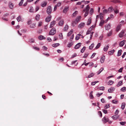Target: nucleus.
I'll return each instance as SVG.
<instances>
[{
	"label": "nucleus",
	"mask_w": 126,
	"mask_h": 126,
	"mask_svg": "<svg viewBox=\"0 0 126 126\" xmlns=\"http://www.w3.org/2000/svg\"><path fill=\"white\" fill-rule=\"evenodd\" d=\"M24 1V0H21L20 2L19 3V6H21L23 4V2Z\"/></svg>",
	"instance_id": "obj_55"
},
{
	"label": "nucleus",
	"mask_w": 126,
	"mask_h": 126,
	"mask_svg": "<svg viewBox=\"0 0 126 126\" xmlns=\"http://www.w3.org/2000/svg\"><path fill=\"white\" fill-rule=\"evenodd\" d=\"M34 9L33 7H31L30 8L29 10V11L30 12H33Z\"/></svg>",
	"instance_id": "obj_40"
},
{
	"label": "nucleus",
	"mask_w": 126,
	"mask_h": 126,
	"mask_svg": "<svg viewBox=\"0 0 126 126\" xmlns=\"http://www.w3.org/2000/svg\"><path fill=\"white\" fill-rule=\"evenodd\" d=\"M61 4V2H58L57 3V4L56 5L57 7H59L60 6Z\"/></svg>",
	"instance_id": "obj_60"
},
{
	"label": "nucleus",
	"mask_w": 126,
	"mask_h": 126,
	"mask_svg": "<svg viewBox=\"0 0 126 126\" xmlns=\"http://www.w3.org/2000/svg\"><path fill=\"white\" fill-rule=\"evenodd\" d=\"M33 48L36 50H40L39 48L37 47H33Z\"/></svg>",
	"instance_id": "obj_51"
},
{
	"label": "nucleus",
	"mask_w": 126,
	"mask_h": 126,
	"mask_svg": "<svg viewBox=\"0 0 126 126\" xmlns=\"http://www.w3.org/2000/svg\"><path fill=\"white\" fill-rule=\"evenodd\" d=\"M94 44L93 43L91 44V45L89 46V49L92 50L93 49V48L94 46Z\"/></svg>",
	"instance_id": "obj_37"
},
{
	"label": "nucleus",
	"mask_w": 126,
	"mask_h": 126,
	"mask_svg": "<svg viewBox=\"0 0 126 126\" xmlns=\"http://www.w3.org/2000/svg\"><path fill=\"white\" fill-rule=\"evenodd\" d=\"M51 17V16L50 15L47 16L46 19V21L47 22H49L50 20Z\"/></svg>",
	"instance_id": "obj_12"
},
{
	"label": "nucleus",
	"mask_w": 126,
	"mask_h": 126,
	"mask_svg": "<svg viewBox=\"0 0 126 126\" xmlns=\"http://www.w3.org/2000/svg\"><path fill=\"white\" fill-rule=\"evenodd\" d=\"M101 45V44L100 43H98L97 45L96 46V47H95V48L96 49H97Z\"/></svg>",
	"instance_id": "obj_45"
},
{
	"label": "nucleus",
	"mask_w": 126,
	"mask_h": 126,
	"mask_svg": "<svg viewBox=\"0 0 126 126\" xmlns=\"http://www.w3.org/2000/svg\"><path fill=\"white\" fill-rule=\"evenodd\" d=\"M60 45V44L58 43H55L52 45V46L54 47H56L59 46Z\"/></svg>",
	"instance_id": "obj_21"
},
{
	"label": "nucleus",
	"mask_w": 126,
	"mask_h": 126,
	"mask_svg": "<svg viewBox=\"0 0 126 126\" xmlns=\"http://www.w3.org/2000/svg\"><path fill=\"white\" fill-rule=\"evenodd\" d=\"M104 68H101L100 70L98 71L97 72V74L99 75V74L102 72L104 70Z\"/></svg>",
	"instance_id": "obj_41"
},
{
	"label": "nucleus",
	"mask_w": 126,
	"mask_h": 126,
	"mask_svg": "<svg viewBox=\"0 0 126 126\" xmlns=\"http://www.w3.org/2000/svg\"><path fill=\"white\" fill-rule=\"evenodd\" d=\"M114 83V82L111 80H110L108 82V84L109 85H111L112 84Z\"/></svg>",
	"instance_id": "obj_26"
},
{
	"label": "nucleus",
	"mask_w": 126,
	"mask_h": 126,
	"mask_svg": "<svg viewBox=\"0 0 126 126\" xmlns=\"http://www.w3.org/2000/svg\"><path fill=\"white\" fill-rule=\"evenodd\" d=\"M68 10V8L67 7H66L63 10V12L64 13H66Z\"/></svg>",
	"instance_id": "obj_23"
},
{
	"label": "nucleus",
	"mask_w": 126,
	"mask_h": 126,
	"mask_svg": "<svg viewBox=\"0 0 126 126\" xmlns=\"http://www.w3.org/2000/svg\"><path fill=\"white\" fill-rule=\"evenodd\" d=\"M105 27L106 30H108L110 28V24H107L105 25Z\"/></svg>",
	"instance_id": "obj_11"
},
{
	"label": "nucleus",
	"mask_w": 126,
	"mask_h": 126,
	"mask_svg": "<svg viewBox=\"0 0 126 126\" xmlns=\"http://www.w3.org/2000/svg\"><path fill=\"white\" fill-rule=\"evenodd\" d=\"M39 7L38 6H36L35 8V12H37L39 10Z\"/></svg>",
	"instance_id": "obj_63"
},
{
	"label": "nucleus",
	"mask_w": 126,
	"mask_h": 126,
	"mask_svg": "<svg viewBox=\"0 0 126 126\" xmlns=\"http://www.w3.org/2000/svg\"><path fill=\"white\" fill-rule=\"evenodd\" d=\"M123 81L122 80L119 81L117 84L116 86L117 87H119L123 84Z\"/></svg>",
	"instance_id": "obj_16"
},
{
	"label": "nucleus",
	"mask_w": 126,
	"mask_h": 126,
	"mask_svg": "<svg viewBox=\"0 0 126 126\" xmlns=\"http://www.w3.org/2000/svg\"><path fill=\"white\" fill-rule=\"evenodd\" d=\"M47 3V2L46 1L43 2L41 4V6L43 7H45Z\"/></svg>",
	"instance_id": "obj_17"
},
{
	"label": "nucleus",
	"mask_w": 126,
	"mask_h": 126,
	"mask_svg": "<svg viewBox=\"0 0 126 126\" xmlns=\"http://www.w3.org/2000/svg\"><path fill=\"white\" fill-rule=\"evenodd\" d=\"M102 111L105 114H107V110L104 109L102 110Z\"/></svg>",
	"instance_id": "obj_58"
},
{
	"label": "nucleus",
	"mask_w": 126,
	"mask_h": 126,
	"mask_svg": "<svg viewBox=\"0 0 126 126\" xmlns=\"http://www.w3.org/2000/svg\"><path fill=\"white\" fill-rule=\"evenodd\" d=\"M125 40H124L121 41L119 44V47H122L125 44Z\"/></svg>",
	"instance_id": "obj_14"
},
{
	"label": "nucleus",
	"mask_w": 126,
	"mask_h": 126,
	"mask_svg": "<svg viewBox=\"0 0 126 126\" xmlns=\"http://www.w3.org/2000/svg\"><path fill=\"white\" fill-rule=\"evenodd\" d=\"M109 47V46L108 45H107L106 46H105L104 48V50L105 51H107Z\"/></svg>",
	"instance_id": "obj_32"
},
{
	"label": "nucleus",
	"mask_w": 126,
	"mask_h": 126,
	"mask_svg": "<svg viewBox=\"0 0 126 126\" xmlns=\"http://www.w3.org/2000/svg\"><path fill=\"white\" fill-rule=\"evenodd\" d=\"M88 11H86V12H85V14H84V16L85 17H86L87 16L88 14Z\"/></svg>",
	"instance_id": "obj_57"
},
{
	"label": "nucleus",
	"mask_w": 126,
	"mask_h": 126,
	"mask_svg": "<svg viewBox=\"0 0 126 126\" xmlns=\"http://www.w3.org/2000/svg\"><path fill=\"white\" fill-rule=\"evenodd\" d=\"M123 67H122L120 69L118 70V72L119 73H122L123 70Z\"/></svg>",
	"instance_id": "obj_62"
},
{
	"label": "nucleus",
	"mask_w": 126,
	"mask_h": 126,
	"mask_svg": "<svg viewBox=\"0 0 126 126\" xmlns=\"http://www.w3.org/2000/svg\"><path fill=\"white\" fill-rule=\"evenodd\" d=\"M42 22L41 21H40L39 22L38 24V27L41 26L42 25Z\"/></svg>",
	"instance_id": "obj_53"
},
{
	"label": "nucleus",
	"mask_w": 126,
	"mask_h": 126,
	"mask_svg": "<svg viewBox=\"0 0 126 126\" xmlns=\"http://www.w3.org/2000/svg\"><path fill=\"white\" fill-rule=\"evenodd\" d=\"M104 23V21L103 19H102L101 20V21L99 23V26H102L103 25Z\"/></svg>",
	"instance_id": "obj_20"
},
{
	"label": "nucleus",
	"mask_w": 126,
	"mask_h": 126,
	"mask_svg": "<svg viewBox=\"0 0 126 126\" xmlns=\"http://www.w3.org/2000/svg\"><path fill=\"white\" fill-rule=\"evenodd\" d=\"M99 17L101 20L102 19H103V16L102 15V14L101 13H100L99 14V15H97L96 17V21L98 20V18Z\"/></svg>",
	"instance_id": "obj_3"
},
{
	"label": "nucleus",
	"mask_w": 126,
	"mask_h": 126,
	"mask_svg": "<svg viewBox=\"0 0 126 126\" xmlns=\"http://www.w3.org/2000/svg\"><path fill=\"white\" fill-rule=\"evenodd\" d=\"M86 49V47H84L83 48L81 49L80 52H81L83 53L84 50H85Z\"/></svg>",
	"instance_id": "obj_42"
},
{
	"label": "nucleus",
	"mask_w": 126,
	"mask_h": 126,
	"mask_svg": "<svg viewBox=\"0 0 126 126\" xmlns=\"http://www.w3.org/2000/svg\"><path fill=\"white\" fill-rule=\"evenodd\" d=\"M125 32L124 31H122L119 34V36L120 38L122 37Z\"/></svg>",
	"instance_id": "obj_15"
},
{
	"label": "nucleus",
	"mask_w": 126,
	"mask_h": 126,
	"mask_svg": "<svg viewBox=\"0 0 126 126\" xmlns=\"http://www.w3.org/2000/svg\"><path fill=\"white\" fill-rule=\"evenodd\" d=\"M121 27V25H120L117 26L116 29V31L117 32H118L120 30Z\"/></svg>",
	"instance_id": "obj_35"
},
{
	"label": "nucleus",
	"mask_w": 126,
	"mask_h": 126,
	"mask_svg": "<svg viewBox=\"0 0 126 126\" xmlns=\"http://www.w3.org/2000/svg\"><path fill=\"white\" fill-rule=\"evenodd\" d=\"M92 31V29H90L89 28V30L87 31V32L86 34H90H90L91 33V31Z\"/></svg>",
	"instance_id": "obj_49"
},
{
	"label": "nucleus",
	"mask_w": 126,
	"mask_h": 126,
	"mask_svg": "<svg viewBox=\"0 0 126 126\" xmlns=\"http://www.w3.org/2000/svg\"><path fill=\"white\" fill-rule=\"evenodd\" d=\"M120 90L121 92H125L126 91V87H123L120 89Z\"/></svg>",
	"instance_id": "obj_28"
},
{
	"label": "nucleus",
	"mask_w": 126,
	"mask_h": 126,
	"mask_svg": "<svg viewBox=\"0 0 126 126\" xmlns=\"http://www.w3.org/2000/svg\"><path fill=\"white\" fill-rule=\"evenodd\" d=\"M94 75V74H93V73H91L88 76V78H91V77L93 76Z\"/></svg>",
	"instance_id": "obj_64"
},
{
	"label": "nucleus",
	"mask_w": 126,
	"mask_h": 126,
	"mask_svg": "<svg viewBox=\"0 0 126 126\" xmlns=\"http://www.w3.org/2000/svg\"><path fill=\"white\" fill-rule=\"evenodd\" d=\"M113 10V9L112 7H110L108 8V12L110 13Z\"/></svg>",
	"instance_id": "obj_36"
},
{
	"label": "nucleus",
	"mask_w": 126,
	"mask_h": 126,
	"mask_svg": "<svg viewBox=\"0 0 126 126\" xmlns=\"http://www.w3.org/2000/svg\"><path fill=\"white\" fill-rule=\"evenodd\" d=\"M89 55V53H85L84 56H83V58H86Z\"/></svg>",
	"instance_id": "obj_50"
},
{
	"label": "nucleus",
	"mask_w": 126,
	"mask_h": 126,
	"mask_svg": "<svg viewBox=\"0 0 126 126\" xmlns=\"http://www.w3.org/2000/svg\"><path fill=\"white\" fill-rule=\"evenodd\" d=\"M92 22V18L91 17H90L89 18L87 21V22L86 23L87 25H90V24H91V23Z\"/></svg>",
	"instance_id": "obj_9"
},
{
	"label": "nucleus",
	"mask_w": 126,
	"mask_h": 126,
	"mask_svg": "<svg viewBox=\"0 0 126 126\" xmlns=\"http://www.w3.org/2000/svg\"><path fill=\"white\" fill-rule=\"evenodd\" d=\"M118 101L116 100H113L112 101V102L113 104H117L118 103Z\"/></svg>",
	"instance_id": "obj_43"
},
{
	"label": "nucleus",
	"mask_w": 126,
	"mask_h": 126,
	"mask_svg": "<svg viewBox=\"0 0 126 126\" xmlns=\"http://www.w3.org/2000/svg\"><path fill=\"white\" fill-rule=\"evenodd\" d=\"M93 91H91L90 94L89 96L90 99H93L94 98V97L93 95Z\"/></svg>",
	"instance_id": "obj_25"
},
{
	"label": "nucleus",
	"mask_w": 126,
	"mask_h": 126,
	"mask_svg": "<svg viewBox=\"0 0 126 126\" xmlns=\"http://www.w3.org/2000/svg\"><path fill=\"white\" fill-rule=\"evenodd\" d=\"M68 29V26L67 25H66L65 26L63 29V31H67Z\"/></svg>",
	"instance_id": "obj_30"
},
{
	"label": "nucleus",
	"mask_w": 126,
	"mask_h": 126,
	"mask_svg": "<svg viewBox=\"0 0 126 126\" xmlns=\"http://www.w3.org/2000/svg\"><path fill=\"white\" fill-rule=\"evenodd\" d=\"M96 54V53H93V54H92V56H91V59H92L93 58L94 56H95Z\"/></svg>",
	"instance_id": "obj_56"
},
{
	"label": "nucleus",
	"mask_w": 126,
	"mask_h": 126,
	"mask_svg": "<svg viewBox=\"0 0 126 126\" xmlns=\"http://www.w3.org/2000/svg\"><path fill=\"white\" fill-rule=\"evenodd\" d=\"M85 25V23H84L81 22L79 25L78 27L79 28H82L84 27Z\"/></svg>",
	"instance_id": "obj_5"
},
{
	"label": "nucleus",
	"mask_w": 126,
	"mask_h": 126,
	"mask_svg": "<svg viewBox=\"0 0 126 126\" xmlns=\"http://www.w3.org/2000/svg\"><path fill=\"white\" fill-rule=\"evenodd\" d=\"M81 17L80 16H78L76 18L75 21H74L73 23L77 24L81 20Z\"/></svg>",
	"instance_id": "obj_2"
},
{
	"label": "nucleus",
	"mask_w": 126,
	"mask_h": 126,
	"mask_svg": "<svg viewBox=\"0 0 126 126\" xmlns=\"http://www.w3.org/2000/svg\"><path fill=\"white\" fill-rule=\"evenodd\" d=\"M112 32L111 31H110L107 33V36H110L112 35Z\"/></svg>",
	"instance_id": "obj_54"
},
{
	"label": "nucleus",
	"mask_w": 126,
	"mask_h": 126,
	"mask_svg": "<svg viewBox=\"0 0 126 126\" xmlns=\"http://www.w3.org/2000/svg\"><path fill=\"white\" fill-rule=\"evenodd\" d=\"M59 38L60 39H63V37L62 33H61L59 34Z\"/></svg>",
	"instance_id": "obj_44"
},
{
	"label": "nucleus",
	"mask_w": 126,
	"mask_h": 126,
	"mask_svg": "<svg viewBox=\"0 0 126 126\" xmlns=\"http://www.w3.org/2000/svg\"><path fill=\"white\" fill-rule=\"evenodd\" d=\"M51 8L50 6H48L47 9V13L48 14H51Z\"/></svg>",
	"instance_id": "obj_6"
},
{
	"label": "nucleus",
	"mask_w": 126,
	"mask_h": 126,
	"mask_svg": "<svg viewBox=\"0 0 126 126\" xmlns=\"http://www.w3.org/2000/svg\"><path fill=\"white\" fill-rule=\"evenodd\" d=\"M119 118L118 116L114 115L112 117V118L114 120H116Z\"/></svg>",
	"instance_id": "obj_34"
},
{
	"label": "nucleus",
	"mask_w": 126,
	"mask_h": 126,
	"mask_svg": "<svg viewBox=\"0 0 126 126\" xmlns=\"http://www.w3.org/2000/svg\"><path fill=\"white\" fill-rule=\"evenodd\" d=\"M73 30L72 29L71 31L67 33V36H69L73 33Z\"/></svg>",
	"instance_id": "obj_22"
},
{
	"label": "nucleus",
	"mask_w": 126,
	"mask_h": 126,
	"mask_svg": "<svg viewBox=\"0 0 126 126\" xmlns=\"http://www.w3.org/2000/svg\"><path fill=\"white\" fill-rule=\"evenodd\" d=\"M105 56L104 55H103L101 57L100 60V61L101 63H104L105 60Z\"/></svg>",
	"instance_id": "obj_8"
},
{
	"label": "nucleus",
	"mask_w": 126,
	"mask_h": 126,
	"mask_svg": "<svg viewBox=\"0 0 126 126\" xmlns=\"http://www.w3.org/2000/svg\"><path fill=\"white\" fill-rule=\"evenodd\" d=\"M78 12L77 11H75L72 14V15L74 17L77 14Z\"/></svg>",
	"instance_id": "obj_39"
},
{
	"label": "nucleus",
	"mask_w": 126,
	"mask_h": 126,
	"mask_svg": "<svg viewBox=\"0 0 126 126\" xmlns=\"http://www.w3.org/2000/svg\"><path fill=\"white\" fill-rule=\"evenodd\" d=\"M64 21L63 20H60L58 24L60 26H62L63 24Z\"/></svg>",
	"instance_id": "obj_19"
},
{
	"label": "nucleus",
	"mask_w": 126,
	"mask_h": 126,
	"mask_svg": "<svg viewBox=\"0 0 126 126\" xmlns=\"http://www.w3.org/2000/svg\"><path fill=\"white\" fill-rule=\"evenodd\" d=\"M122 51L121 49H120L118 50L117 55L118 56H119L121 55Z\"/></svg>",
	"instance_id": "obj_29"
},
{
	"label": "nucleus",
	"mask_w": 126,
	"mask_h": 126,
	"mask_svg": "<svg viewBox=\"0 0 126 126\" xmlns=\"http://www.w3.org/2000/svg\"><path fill=\"white\" fill-rule=\"evenodd\" d=\"M98 115L100 117H102V113L101 111H99L98 112Z\"/></svg>",
	"instance_id": "obj_61"
},
{
	"label": "nucleus",
	"mask_w": 126,
	"mask_h": 126,
	"mask_svg": "<svg viewBox=\"0 0 126 126\" xmlns=\"http://www.w3.org/2000/svg\"><path fill=\"white\" fill-rule=\"evenodd\" d=\"M110 107L109 104L106 105L104 107L105 109H106L109 108Z\"/></svg>",
	"instance_id": "obj_47"
},
{
	"label": "nucleus",
	"mask_w": 126,
	"mask_h": 126,
	"mask_svg": "<svg viewBox=\"0 0 126 126\" xmlns=\"http://www.w3.org/2000/svg\"><path fill=\"white\" fill-rule=\"evenodd\" d=\"M115 88L113 87H111L109 89L108 92L109 93H112L115 90Z\"/></svg>",
	"instance_id": "obj_7"
},
{
	"label": "nucleus",
	"mask_w": 126,
	"mask_h": 126,
	"mask_svg": "<svg viewBox=\"0 0 126 126\" xmlns=\"http://www.w3.org/2000/svg\"><path fill=\"white\" fill-rule=\"evenodd\" d=\"M16 19L18 22L21 21V16H18L17 18Z\"/></svg>",
	"instance_id": "obj_46"
},
{
	"label": "nucleus",
	"mask_w": 126,
	"mask_h": 126,
	"mask_svg": "<svg viewBox=\"0 0 126 126\" xmlns=\"http://www.w3.org/2000/svg\"><path fill=\"white\" fill-rule=\"evenodd\" d=\"M115 51V50L114 49H113L111 50L109 52V54L110 55H112L114 53Z\"/></svg>",
	"instance_id": "obj_33"
},
{
	"label": "nucleus",
	"mask_w": 126,
	"mask_h": 126,
	"mask_svg": "<svg viewBox=\"0 0 126 126\" xmlns=\"http://www.w3.org/2000/svg\"><path fill=\"white\" fill-rule=\"evenodd\" d=\"M56 23V22L55 21L53 20V21L50 24V28H51L53 27L55 25V24Z\"/></svg>",
	"instance_id": "obj_10"
},
{
	"label": "nucleus",
	"mask_w": 126,
	"mask_h": 126,
	"mask_svg": "<svg viewBox=\"0 0 126 126\" xmlns=\"http://www.w3.org/2000/svg\"><path fill=\"white\" fill-rule=\"evenodd\" d=\"M79 34H78L76 37L75 38V39L76 40H79L80 38V37L79 36Z\"/></svg>",
	"instance_id": "obj_59"
},
{
	"label": "nucleus",
	"mask_w": 126,
	"mask_h": 126,
	"mask_svg": "<svg viewBox=\"0 0 126 126\" xmlns=\"http://www.w3.org/2000/svg\"><path fill=\"white\" fill-rule=\"evenodd\" d=\"M81 43H78L75 46L74 48L75 49H77L79 48L80 47Z\"/></svg>",
	"instance_id": "obj_13"
},
{
	"label": "nucleus",
	"mask_w": 126,
	"mask_h": 126,
	"mask_svg": "<svg viewBox=\"0 0 126 126\" xmlns=\"http://www.w3.org/2000/svg\"><path fill=\"white\" fill-rule=\"evenodd\" d=\"M56 33V30L55 28H53L50 31L49 35H53Z\"/></svg>",
	"instance_id": "obj_1"
},
{
	"label": "nucleus",
	"mask_w": 126,
	"mask_h": 126,
	"mask_svg": "<svg viewBox=\"0 0 126 126\" xmlns=\"http://www.w3.org/2000/svg\"><path fill=\"white\" fill-rule=\"evenodd\" d=\"M40 15L39 14H37L36 15L35 17V19L36 20L39 21L40 19Z\"/></svg>",
	"instance_id": "obj_18"
},
{
	"label": "nucleus",
	"mask_w": 126,
	"mask_h": 126,
	"mask_svg": "<svg viewBox=\"0 0 126 126\" xmlns=\"http://www.w3.org/2000/svg\"><path fill=\"white\" fill-rule=\"evenodd\" d=\"M35 23L32 24L30 26V27L31 28H34L35 27Z\"/></svg>",
	"instance_id": "obj_38"
},
{
	"label": "nucleus",
	"mask_w": 126,
	"mask_h": 126,
	"mask_svg": "<svg viewBox=\"0 0 126 126\" xmlns=\"http://www.w3.org/2000/svg\"><path fill=\"white\" fill-rule=\"evenodd\" d=\"M38 38L40 40H42L45 39V38L42 35L39 36Z\"/></svg>",
	"instance_id": "obj_31"
},
{
	"label": "nucleus",
	"mask_w": 126,
	"mask_h": 126,
	"mask_svg": "<svg viewBox=\"0 0 126 126\" xmlns=\"http://www.w3.org/2000/svg\"><path fill=\"white\" fill-rule=\"evenodd\" d=\"M120 124L122 125H124L126 124V122H120Z\"/></svg>",
	"instance_id": "obj_52"
},
{
	"label": "nucleus",
	"mask_w": 126,
	"mask_h": 126,
	"mask_svg": "<svg viewBox=\"0 0 126 126\" xmlns=\"http://www.w3.org/2000/svg\"><path fill=\"white\" fill-rule=\"evenodd\" d=\"M109 119L106 117H104L102 119V121L104 123H105L109 121Z\"/></svg>",
	"instance_id": "obj_4"
},
{
	"label": "nucleus",
	"mask_w": 126,
	"mask_h": 126,
	"mask_svg": "<svg viewBox=\"0 0 126 126\" xmlns=\"http://www.w3.org/2000/svg\"><path fill=\"white\" fill-rule=\"evenodd\" d=\"M125 105L126 104L125 103L123 102L122 103L121 106V108L123 110L124 109Z\"/></svg>",
	"instance_id": "obj_27"
},
{
	"label": "nucleus",
	"mask_w": 126,
	"mask_h": 126,
	"mask_svg": "<svg viewBox=\"0 0 126 126\" xmlns=\"http://www.w3.org/2000/svg\"><path fill=\"white\" fill-rule=\"evenodd\" d=\"M9 6L11 9H13V8L14 5L13 3L10 2L9 3Z\"/></svg>",
	"instance_id": "obj_24"
},
{
	"label": "nucleus",
	"mask_w": 126,
	"mask_h": 126,
	"mask_svg": "<svg viewBox=\"0 0 126 126\" xmlns=\"http://www.w3.org/2000/svg\"><path fill=\"white\" fill-rule=\"evenodd\" d=\"M98 88L100 90L103 91L104 90V87L103 86L100 87H99Z\"/></svg>",
	"instance_id": "obj_48"
}]
</instances>
